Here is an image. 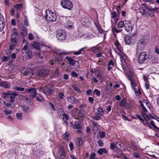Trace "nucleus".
<instances>
[{"label": "nucleus", "instance_id": "423d86ee", "mask_svg": "<svg viewBox=\"0 0 159 159\" xmlns=\"http://www.w3.org/2000/svg\"><path fill=\"white\" fill-rule=\"evenodd\" d=\"M61 5L64 8L70 10L73 7L72 2L68 0H62L61 2Z\"/></svg>", "mask_w": 159, "mask_h": 159}, {"label": "nucleus", "instance_id": "dca6fc26", "mask_svg": "<svg viewBox=\"0 0 159 159\" xmlns=\"http://www.w3.org/2000/svg\"><path fill=\"white\" fill-rule=\"evenodd\" d=\"M10 96V102L11 103H13L15 101V98L17 96V94L15 91H14L12 92H11Z\"/></svg>", "mask_w": 159, "mask_h": 159}, {"label": "nucleus", "instance_id": "f257e3e1", "mask_svg": "<svg viewBox=\"0 0 159 159\" xmlns=\"http://www.w3.org/2000/svg\"><path fill=\"white\" fill-rule=\"evenodd\" d=\"M138 56V62L140 64H142L145 61L149 58V53L146 52H139L136 54Z\"/></svg>", "mask_w": 159, "mask_h": 159}, {"label": "nucleus", "instance_id": "412c9836", "mask_svg": "<svg viewBox=\"0 0 159 159\" xmlns=\"http://www.w3.org/2000/svg\"><path fill=\"white\" fill-rule=\"evenodd\" d=\"M76 144L78 146L81 145L83 143V141L81 138H76L75 141Z\"/></svg>", "mask_w": 159, "mask_h": 159}, {"label": "nucleus", "instance_id": "6e6552de", "mask_svg": "<svg viewBox=\"0 0 159 159\" xmlns=\"http://www.w3.org/2000/svg\"><path fill=\"white\" fill-rule=\"evenodd\" d=\"M124 40L126 44H132L134 42V37L133 36H130L127 35L125 36Z\"/></svg>", "mask_w": 159, "mask_h": 159}, {"label": "nucleus", "instance_id": "4468645a", "mask_svg": "<svg viewBox=\"0 0 159 159\" xmlns=\"http://www.w3.org/2000/svg\"><path fill=\"white\" fill-rule=\"evenodd\" d=\"M5 23L3 17L0 14V32H1L3 29Z\"/></svg>", "mask_w": 159, "mask_h": 159}, {"label": "nucleus", "instance_id": "6e6d98bb", "mask_svg": "<svg viewBox=\"0 0 159 159\" xmlns=\"http://www.w3.org/2000/svg\"><path fill=\"white\" fill-rule=\"evenodd\" d=\"M17 39L16 37H14L12 36L11 38V42L13 43H17Z\"/></svg>", "mask_w": 159, "mask_h": 159}, {"label": "nucleus", "instance_id": "bb28decb", "mask_svg": "<svg viewBox=\"0 0 159 159\" xmlns=\"http://www.w3.org/2000/svg\"><path fill=\"white\" fill-rule=\"evenodd\" d=\"M93 125V132L95 133L98 129V125L97 122L96 121H92Z\"/></svg>", "mask_w": 159, "mask_h": 159}, {"label": "nucleus", "instance_id": "f3484780", "mask_svg": "<svg viewBox=\"0 0 159 159\" xmlns=\"http://www.w3.org/2000/svg\"><path fill=\"white\" fill-rule=\"evenodd\" d=\"M58 113H60V112H61L60 115L62 114V119L64 120L65 119V123L67 121V120L68 119V115L66 114V113H64V112L62 111L61 109H59L58 110Z\"/></svg>", "mask_w": 159, "mask_h": 159}, {"label": "nucleus", "instance_id": "2f4dec72", "mask_svg": "<svg viewBox=\"0 0 159 159\" xmlns=\"http://www.w3.org/2000/svg\"><path fill=\"white\" fill-rule=\"evenodd\" d=\"M23 7V5L22 4H17L14 5V7L17 10H20Z\"/></svg>", "mask_w": 159, "mask_h": 159}, {"label": "nucleus", "instance_id": "09e8293b", "mask_svg": "<svg viewBox=\"0 0 159 159\" xmlns=\"http://www.w3.org/2000/svg\"><path fill=\"white\" fill-rule=\"evenodd\" d=\"M139 103L140 104V105L142 107V109H143V112H147V110L146 109V108L145 107L143 104L142 102L141 101H139Z\"/></svg>", "mask_w": 159, "mask_h": 159}, {"label": "nucleus", "instance_id": "c9c22d12", "mask_svg": "<svg viewBox=\"0 0 159 159\" xmlns=\"http://www.w3.org/2000/svg\"><path fill=\"white\" fill-rule=\"evenodd\" d=\"M145 112L142 111V116L143 117L144 119V120L148 119V120H149L150 119V117L148 116V115L146 114Z\"/></svg>", "mask_w": 159, "mask_h": 159}, {"label": "nucleus", "instance_id": "a211bd4d", "mask_svg": "<svg viewBox=\"0 0 159 159\" xmlns=\"http://www.w3.org/2000/svg\"><path fill=\"white\" fill-rule=\"evenodd\" d=\"M67 101L69 102L72 104L76 103L78 102V100L72 96L69 97L68 98Z\"/></svg>", "mask_w": 159, "mask_h": 159}, {"label": "nucleus", "instance_id": "f03ea898", "mask_svg": "<svg viewBox=\"0 0 159 159\" xmlns=\"http://www.w3.org/2000/svg\"><path fill=\"white\" fill-rule=\"evenodd\" d=\"M45 19L48 21L54 22L56 20L57 16L53 11L48 10L46 11V15L44 16Z\"/></svg>", "mask_w": 159, "mask_h": 159}, {"label": "nucleus", "instance_id": "0e129e2a", "mask_svg": "<svg viewBox=\"0 0 159 159\" xmlns=\"http://www.w3.org/2000/svg\"><path fill=\"white\" fill-rule=\"evenodd\" d=\"M49 104L52 110H53V111L55 110L56 109L53 103L51 102H49Z\"/></svg>", "mask_w": 159, "mask_h": 159}, {"label": "nucleus", "instance_id": "9b49d317", "mask_svg": "<svg viewBox=\"0 0 159 159\" xmlns=\"http://www.w3.org/2000/svg\"><path fill=\"white\" fill-rule=\"evenodd\" d=\"M31 45L33 48L39 51L42 47L45 46V44L36 41L32 43Z\"/></svg>", "mask_w": 159, "mask_h": 159}, {"label": "nucleus", "instance_id": "774afa93", "mask_svg": "<svg viewBox=\"0 0 159 159\" xmlns=\"http://www.w3.org/2000/svg\"><path fill=\"white\" fill-rule=\"evenodd\" d=\"M97 143H98V144L99 147H102L103 146V143L102 140H99L98 141Z\"/></svg>", "mask_w": 159, "mask_h": 159}, {"label": "nucleus", "instance_id": "1a4fd4ad", "mask_svg": "<svg viewBox=\"0 0 159 159\" xmlns=\"http://www.w3.org/2000/svg\"><path fill=\"white\" fill-rule=\"evenodd\" d=\"M133 28V26L129 20L125 21V30L128 32H131Z\"/></svg>", "mask_w": 159, "mask_h": 159}, {"label": "nucleus", "instance_id": "0eeeda50", "mask_svg": "<svg viewBox=\"0 0 159 159\" xmlns=\"http://www.w3.org/2000/svg\"><path fill=\"white\" fill-rule=\"evenodd\" d=\"M146 44L145 40L144 39H141L139 41L136 49V54H138L144 48Z\"/></svg>", "mask_w": 159, "mask_h": 159}, {"label": "nucleus", "instance_id": "338daca9", "mask_svg": "<svg viewBox=\"0 0 159 159\" xmlns=\"http://www.w3.org/2000/svg\"><path fill=\"white\" fill-rule=\"evenodd\" d=\"M111 17L112 18H114L116 17L117 15L116 12L115 11H113L111 13Z\"/></svg>", "mask_w": 159, "mask_h": 159}, {"label": "nucleus", "instance_id": "13d9d810", "mask_svg": "<svg viewBox=\"0 0 159 159\" xmlns=\"http://www.w3.org/2000/svg\"><path fill=\"white\" fill-rule=\"evenodd\" d=\"M94 92L96 95L98 96H99L100 95V92L98 89H95L94 90Z\"/></svg>", "mask_w": 159, "mask_h": 159}, {"label": "nucleus", "instance_id": "8fccbe9b", "mask_svg": "<svg viewBox=\"0 0 159 159\" xmlns=\"http://www.w3.org/2000/svg\"><path fill=\"white\" fill-rule=\"evenodd\" d=\"M12 36H17L18 35V33L17 32V30L16 28H13L12 30Z\"/></svg>", "mask_w": 159, "mask_h": 159}, {"label": "nucleus", "instance_id": "79ce46f5", "mask_svg": "<svg viewBox=\"0 0 159 159\" xmlns=\"http://www.w3.org/2000/svg\"><path fill=\"white\" fill-rule=\"evenodd\" d=\"M24 54H26L27 55V56L29 58H30L32 56V52L30 50H27L26 51V52Z\"/></svg>", "mask_w": 159, "mask_h": 159}, {"label": "nucleus", "instance_id": "3c124183", "mask_svg": "<svg viewBox=\"0 0 159 159\" xmlns=\"http://www.w3.org/2000/svg\"><path fill=\"white\" fill-rule=\"evenodd\" d=\"M28 50V46L27 45L25 44L22 50V53L23 54H24L26 52V51Z\"/></svg>", "mask_w": 159, "mask_h": 159}, {"label": "nucleus", "instance_id": "4c0bfd02", "mask_svg": "<svg viewBox=\"0 0 159 159\" xmlns=\"http://www.w3.org/2000/svg\"><path fill=\"white\" fill-rule=\"evenodd\" d=\"M150 123L151 125L153 126L154 129L156 130L159 132V128L157 127L154 124V121L152 120H151Z\"/></svg>", "mask_w": 159, "mask_h": 159}, {"label": "nucleus", "instance_id": "39448f33", "mask_svg": "<svg viewBox=\"0 0 159 159\" xmlns=\"http://www.w3.org/2000/svg\"><path fill=\"white\" fill-rule=\"evenodd\" d=\"M56 37L60 41L64 40L66 37L65 32L61 29L57 30L56 32Z\"/></svg>", "mask_w": 159, "mask_h": 159}, {"label": "nucleus", "instance_id": "6ab92c4d", "mask_svg": "<svg viewBox=\"0 0 159 159\" xmlns=\"http://www.w3.org/2000/svg\"><path fill=\"white\" fill-rule=\"evenodd\" d=\"M95 72L97 78L99 79H101L102 75V71L98 69L95 70Z\"/></svg>", "mask_w": 159, "mask_h": 159}, {"label": "nucleus", "instance_id": "a878e982", "mask_svg": "<svg viewBox=\"0 0 159 159\" xmlns=\"http://www.w3.org/2000/svg\"><path fill=\"white\" fill-rule=\"evenodd\" d=\"M66 59L68 60V62L71 65H73L75 64V62H76V61H75L72 59L71 57L67 56L66 57Z\"/></svg>", "mask_w": 159, "mask_h": 159}, {"label": "nucleus", "instance_id": "864d4df0", "mask_svg": "<svg viewBox=\"0 0 159 159\" xmlns=\"http://www.w3.org/2000/svg\"><path fill=\"white\" fill-rule=\"evenodd\" d=\"M22 113H17L16 114V116L18 119L21 120L22 119Z\"/></svg>", "mask_w": 159, "mask_h": 159}, {"label": "nucleus", "instance_id": "cd10ccee", "mask_svg": "<svg viewBox=\"0 0 159 159\" xmlns=\"http://www.w3.org/2000/svg\"><path fill=\"white\" fill-rule=\"evenodd\" d=\"M12 92L11 91H10L7 92H3L2 93V98H5L7 97H9L11 94V92Z\"/></svg>", "mask_w": 159, "mask_h": 159}, {"label": "nucleus", "instance_id": "72a5a7b5", "mask_svg": "<svg viewBox=\"0 0 159 159\" xmlns=\"http://www.w3.org/2000/svg\"><path fill=\"white\" fill-rule=\"evenodd\" d=\"M118 143H116V144L114 143H112L111 144L110 148L112 149H114L116 148H117V149H118L119 147L118 146Z\"/></svg>", "mask_w": 159, "mask_h": 159}, {"label": "nucleus", "instance_id": "c03bdc74", "mask_svg": "<svg viewBox=\"0 0 159 159\" xmlns=\"http://www.w3.org/2000/svg\"><path fill=\"white\" fill-rule=\"evenodd\" d=\"M98 114L101 116H103L104 114V111L102 109L101 107H99L97 109Z\"/></svg>", "mask_w": 159, "mask_h": 159}, {"label": "nucleus", "instance_id": "c756f323", "mask_svg": "<svg viewBox=\"0 0 159 159\" xmlns=\"http://www.w3.org/2000/svg\"><path fill=\"white\" fill-rule=\"evenodd\" d=\"M78 115L80 117H84L85 116V112L84 110H80L78 112Z\"/></svg>", "mask_w": 159, "mask_h": 159}, {"label": "nucleus", "instance_id": "f8f14e48", "mask_svg": "<svg viewBox=\"0 0 159 159\" xmlns=\"http://www.w3.org/2000/svg\"><path fill=\"white\" fill-rule=\"evenodd\" d=\"M25 91L29 92L30 96L32 98H35L37 96V92L35 88H33L29 89H26Z\"/></svg>", "mask_w": 159, "mask_h": 159}, {"label": "nucleus", "instance_id": "9d476101", "mask_svg": "<svg viewBox=\"0 0 159 159\" xmlns=\"http://www.w3.org/2000/svg\"><path fill=\"white\" fill-rule=\"evenodd\" d=\"M49 73L48 69H43L39 70L37 73V75L40 77L45 76Z\"/></svg>", "mask_w": 159, "mask_h": 159}, {"label": "nucleus", "instance_id": "473e14b6", "mask_svg": "<svg viewBox=\"0 0 159 159\" xmlns=\"http://www.w3.org/2000/svg\"><path fill=\"white\" fill-rule=\"evenodd\" d=\"M118 54L120 56L121 61H125L126 59V57H125L124 54L121 52L118 53Z\"/></svg>", "mask_w": 159, "mask_h": 159}, {"label": "nucleus", "instance_id": "e2e57ef3", "mask_svg": "<svg viewBox=\"0 0 159 159\" xmlns=\"http://www.w3.org/2000/svg\"><path fill=\"white\" fill-rule=\"evenodd\" d=\"M24 24L25 26H29L28 21L26 16L24 20Z\"/></svg>", "mask_w": 159, "mask_h": 159}, {"label": "nucleus", "instance_id": "5fc2aeb1", "mask_svg": "<svg viewBox=\"0 0 159 159\" xmlns=\"http://www.w3.org/2000/svg\"><path fill=\"white\" fill-rule=\"evenodd\" d=\"M128 78L129 80L130 81L134 79L133 78V74L131 72H130L129 73V74L128 75Z\"/></svg>", "mask_w": 159, "mask_h": 159}, {"label": "nucleus", "instance_id": "37998d69", "mask_svg": "<svg viewBox=\"0 0 159 159\" xmlns=\"http://www.w3.org/2000/svg\"><path fill=\"white\" fill-rule=\"evenodd\" d=\"M147 11L145 9L142 8H140L139 10V12L142 14V15L146 16V13Z\"/></svg>", "mask_w": 159, "mask_h": 159}, {"label": "nucleus", "instance_id": "e433bc0d", "mask_svg": "<svg viewBox=\"0 0 159 159\" xmlns=\"http://www.w3.org/2000/svg\"><path fill=\"white\" fill-rule=\"evenodd\" d=\"M154 15V12H153L147 10L145 16H149L150 17H152Z\"/></svg>", "mask_w": 159, "mask_h": 159}, {"label": "nucleus", "instance_id": "69168bd1", "mask_svg": "<svg viewBox=\"0 0 159 159\" xmlns=\"http://www.w3.org/2000/svg\"><path fill=\"white\" fill-rule=\"evenodd\" d=\"M69 146L70 148V150L72 151L74 148V144L73 142H70L69 144Z\"/></svg>", "mask_w": 159, "mask_h": 159}, {"label": "nucleus", "instance_id": "bf43d9fd", "mask_svg": "<svg viewBox=\"0 0 159 159\" xmlns=\"http://www.w3.org/2000/svg\"><path fill=\"white\" fill-rule=\"evenodd\" d=\"M157 9L156 8H152V7H149L148 8V10L149 11H154V12H156L157 11Z\"/></svg>", "mask_w": 159, "mask_h": 159}, {"label": "nucleus", "instance_id": "603ef678", "mask_svg": "<svg viewBox=\"0 0 159 159\" xmlns=\"http://www.w3.org/2000/svg\"><path fill=\"white\" fill-rule=\"evenodd\" d=\"M112 30L113 31H115L116 33H118L122 31L121 30H118L116 28V27H113L112 28Z\"/></svg>", "mask_w": 159, "mask_h": 159}, {"label": "nucleus", "instance_id": "393cba45", "mask_svg": "<svg viewBox=\"0 0 159 159\" xmlns=\"http://www.w3.org/2000/svg\"><path fill=\"white\" fill-rule=\"evenodd\" d=\"M98 153L100 155H102L103 153L107 154L108 153V151L105 148H101L98 151Z\"/></svg>", "mask_w": 159, "mask_h": 159}, {"label": "nucleus", "instance_id": "58836bf2", "mask_svg": "<svg viewBox=\"0 0 159 159\" xmlns=\"http://www.w3.org/2000/svg\"><path fill=\"white\" fill-rule=\"evenodd\" d=\"M63 137L66 140H68L69 139V133L68 132H66L63 134Z\"/></svg>", "mask_w": 159, "mask_h": 159}, {"label": "nucleus", "instance_id": "ddd939ff", "mask_svg": "<svg viewBox=\"0 0 159 159\" xmlns=\"http://www.w3.org/2000/svg\"><path fill=\"white\" fill-rule=\"evenodd\" d=\"M54 90L53 87L49 86H47L44 89L43 93L46 95H49L52 93Z\"/></svg>", "mask_w": 159, "mask_h": 159}, {"label": "nucleus", "instance_id": "680f3d73", "mask_svg": "<svg viewBox=\"0 0 159 159\" xmlns=\"http://www.w3.org/2000/svg\"><path fill=\"white\" fill-rule=\"evenodd\" d=\"M16 43H12L11 44V45L10 47V49L11 50H12L15 48Z\"/></svg>", "mask_w": 159, "mask_h": 159}, {"label": "nucleus", "instance_id": "ea45409f", "mask_svg": "<svg viewBox=\"0 0 159 159\" xmlns=\"http://www.w3.org/2000/svg\"><path fill=\"white\" fill-rule=\"evenodd\" d=\"M72 87L78 93H81V91L80 89L76 86L75 84H73L72 85Z\"/></svg>", "mask_w": 159, "mask_h": 159}, {"label": "nucleus", "instance_id": "052dcab7", "mask_svg": "<svg viewBox=\"0 0 159 159\" xmlns=\"http://www.w3.org/2000/svg\"><path fill=\"white\" fill-rule=\"evenodd\" d=\"M28 38L30 40H33L34 39V37L32 33H30L28 34Z\"/></svg>", "mask_w": 159, "mask_h": 159}, {"label": "nucleus", "instance_id": "5701e85b", "mask_svg": "<svg viewBox=\"0 0 159 159\" xmlns=\"http://www.w3.org/2000/svg\"><path fill=\"white\" fill-rule=\"evenodd\" d=\"M0 86L5 88H8L10 87L8 83L6 81H3L0 83Z\"/></svg>", "mask_w": 159, "mask_h": 159}, {"label": "nucleus", "instance_id": "f704fd0d", "mask_svg": "<svg viewBox=\"0 0 159 159\" xmlns=\"http://www.w3.org/2000/svg\"><path fill=\"white\" fill-rule=\"evenodd\" d=\"M125 26V24L124 22L123 21L121 20L119 22L117 25V28L119 29H120Z\"/></svg>", "mask_w": 159, "mask_h": 159}, {"label": "nucleus", "instance_id": "4be33fe9", "mask_svg": "<svg viewBox=\"0 0 159 159\" xmlns=\"http://www.w3.org/2000/svg\"><path fill=\"white\" fill-rule=\"evenodd\" d=\"M100 48L96 46L91 47L90 48V51L92 52L96 53L100 51Z\"/></svg>", "mask_w": 159, "mask_h": 159}, {"label": "nucleus", "instance_id": "2eb2a0df", "mask_svg": "<svg viewBox=\"0 0 159 159\" xmlns=\"http://www.w3.org/2000/svg\"><path fill=\"white\" fill-rule=\"evenodd\" d=\"M65 26L68 29H71L74 28L73 23L72 21L70 20L66 21L65 25Z\"/></svg>", "mask_w": 159, "mask_h": 159}, {"label": "nucleus", "instance_id": "aec40b11", "mask_svg": "<svg viewBox=\"0 0 159 159\" xmlns=\"http://www.w3.org/2000/svg\"><path fill=\"white\" fill-rule=\"evenodd\" d=\"M55 52L56 54L59 55H66L69 53V52L60 50H57L55 51Z\"/></svg>", "mask_w": 159, "mask_h": 159}, {"label": "nucleus", "instance_id": "20e7f679", "mask_svg": "<svg viewBox=\"0 0 159 159\" xmlns=\"http://www.w3.org/2000/svg\"><path fill=\"white\" fill-rule=\"evenodd\" d=\"M21 73L28 79L30 78L34 75L33 70L31 68H23L21 70Z\"/></svg>", "mask_w": 159, "mask_h": 159}, {"label": "nucleus", "instance_id": "7c9ffc66", "mask_svg": "<svg viewBox=\"0 0 159 159\" xmlns=\"http://www.w3.org/2000/svg\"><path fill=\"white\" fill-rule=\"evenodd\" d=\"M127 103L126 100L124 98H123L121 100L120 102V105L122 107H125Z\"/></svg>", "mask_w": 159, "mask_h": 159}, {"label": "nucleus", "instance_id": "b1692460", "mask_svg": "<svg viewBox=\"0 0 159 159\" xmlns=\"http://www.w3.org/2000/svg\"><path fill=\"white\" fill-rule=\"evenodd\" d=\"M74 129H81L82 127L81 125V123L80 121H76L75 122L74 125L73 126Z\"/></svg>", "mask_w": 159, "mask_h": 159}, {"label": "nucleus", "instance_id": "a19ab883", "mask_svg": "<svg viewBox=\"0 0 159 159\" xmlns=\"http://www.w3.org/2000/svg\"><path fill=\"white\" fill-rule=\"evenodd\" d=\"M23 111L25 112H29L30 111V109L27 106H23L22 107Z\"/></svg>", "mask_w": 159, "mask_h": 159}, {"label": "nucleus", "instance_id": "4d7b16f0", "mask_svg": "<svg viewBox=\"0 0 159 159\" xmlns=\"http://www.w3.org/2000/svg\"><path fill=\"white\" fill-rule=\"evenodd\" d=\"M135 116L139 120L141 121L142 123H143L144 121V120L143 119L140 115H136Z\"/></svg>", "mask_w": 159, "mask_h": 159}, {"label": "nucleus", "instance_id": "7ed1b4c3", "mask_svg": "<svg viewBox=\"0 0 159 159\" xmlns=\"http://www.w3.org/2000/svg\"><path fill=\"white\" fill-rule=\"evenodd\" d=\"M66 153L64 148L60 147L56 154V159H66Z\"/></svg>", "mask_w": 159, "mask_h": 159}, {"label": "nucleus", "instance_id": "a18cd8bd", "mask_svg": "<svg viewBox=\"0 0 159 159\" xmlns=\"http://www.w3.org/2000/svg\"><path fill=\"white\" fill-rule=\"evenodd\" d=\"M131 147L134 150H136L137 149V146L135 145V142L132 141L131 142Z\"/></svg>", "mask_w": 159, "mask_h": 159}, {"label": "nucleus", "instance_id": "49530a36", "mask_svg": "<svg viewBox=\"0 0 159 159\" xmlns=\"http://www.w3.org/2000/svg\"><path fill=\"white\" fill-rule=\"evenodd\" d=\"M14 89L20 91H22L24 90L25 88H24L20 87L18 86H16L15 87V88Z\"/></svg>", "mask_w": 159, "mask_h": 159}, {"label": "nucleus", "instance_id": "de8ad7c7", "mask_svg": "<svg viewBox=\"0 0 159 159\" xmlns=\"http://www.w3.org/2000/svg\"><path fill=\"white\" fill-rule=\"evenodd\" d=\"M99 136L101 138H102L105 137V133L104 131H101L99 132Z\"/></svg>", "mask_w": 159, "mask_h": 159}, {"label": "nucleus", "instance_id": "c85d7f7f", "mask_svg": "<svg viewBox=\"0 0 159 159\" xmlns=\"http://www.w3.org/2000/svg\"><path fill=\"white\" fill-rule=\"evenodd\" d=\"M130 81L131 82V84L132 86V88L134 90V91L135 93H137V90L135 88V87L136 86L137 84L135 82V80L133 79Z\"/></svg>", "mask_w": 159, "mask_h": 159}]
</instances>
